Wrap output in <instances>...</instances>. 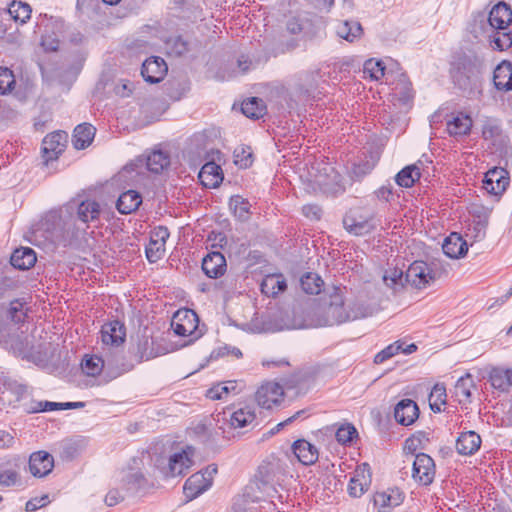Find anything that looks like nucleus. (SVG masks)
Returning <instances> with one entry per match:
<instances>
[{
  "label": "nucleus",
  "instance_id": "1",
  "mask_svg": "<svg viewBox=\"0 0 512 512\" xmlns=\"http://www.w3.org/2000/svg\"><path fill=\"white\" fill-rule=\"evenodd\" d=\"M6 315L10 322H0V346L22 359L33 362L41 360L40 349L33 344L29 325L25 323L27 314L23 303L19 300L11 301Z\"/></svg>",
  "mask_w": 512,
  "mask_h": 512
},
{
  "label": "nucleus",
  "instance_id": "2",
  "mask_svg": "<svg viewBox=\"0 0 512 512\" xmlns=\"http://www.w3.org/2000/svg\"><path fill=\"white\" fill-rule=\"evenodd\" d=\"M512 9L504 2L496 4L488 15L487 36L493 50L505 51L512 46Z\"/></svg>",
  "mask_w": 512,
  "mask_h": 512
},
{
  "label": "nucleus",
  "instance_id": "3",
  "mask_svg": "<svg viewBox=\"0 0 512 512\" xmlns=\"http://www.w3.org/2000/svg\"><path fill=\"white\" fill-rule=\"evenodd\" d=\"M318 72H304L299 74L291 91L287 102L290 109H295L299 103H305L310 98H314L318 90Z\"/></svg>",
  "mask_w": 512,
  "mask_h": 512
},
{
  "label": "nucleus",
  "instance_id": "4",
  "mask_svg": "<svg viewBox=\"0 0 512 512\" xmlns=\"http://www.w3.org/2000/svg\"><path fill=\"white\" fill-rule=\"evenodd\" d=\"M480 60L474 54L459 55L451 64V77L459 87H466L479 72Z\"/></svg>",
  "mask_w": 512,
  "mask_h": 512
},
{
  "label": "nucleus",
  "instance_id": "5",
  "mask_svg": "<svg viewBox=\"0 0 512 512\" xmlns=\"http://www.w3.org/2000/svg\"><path fill=\"white\" fill-rule=\"evenodd\" d=\"M193 465L191 455L186 450L174 452L167 459L157 460L160 473L168 478L184 477Z\"/></svg>",
  "mask_w": 512,
  "mask_h": 512
},
{
  "label": "nucleus",
  "instance_id": "6",
  "mask_svg": "<svg viewBox=\"0 0 512 512\" xmlns=\"http://www.w3.org/2000/svg\"><path fill=\"white\" fill-rule=\"evenodd\" d=\"M435 279V271L424 261H414L405 272V283L416 289L426 288L433 283Z\"/></svg>",
  "mask_w": 512,
  "mask_h": 512
},
{
  "label": "nucleus",
  "instance_id": "7",
  "mask_svg": "<svg viewBox=\"0 0 512 512\" xmlns=\"http://www.w3.org/2000/svg\"><path fill=\"white\" fill-rule=\"evenodd\" d=\"M198 322V316L193 310L181 309L174 314L171 327L178 336H193L190 340L192 342L199 337L196 334Z\"/></svg>",
  "mask_w": 512,
  "mask_h": 512
},
{
  "label": "nucleus",
  "instance_id": "8",
  "mask_svg": "<svg viewBox=\"0 0 512 512\" xmlns=\"http://www.w3.org/2000/svg\"><path fill=\"white\" fill-rule=\"evenodd\" d=\"M66 142L67 134L62 131L52 132L45 136L42 141L41 152L46 165L59 157L65 149Z\"/></svg>",
  "mask_w": 512,
  "mask_h": 512
},
{
  "label": "nucleus",
  "instance_id": "9",
  "mask_svg": "<svg viewBox=\"0 0 512 512\" xmlns=\"http://www.w3.org/2000/svg\"><path fill=\"white\" fill-rule=\"evenodd\" d=\"M100 333L102 344L107 348H118L126 339V327L119 320L104 323Z\"/></svg>",
  "mask_w": 512,
  "mask_h": 512
},
{
  "label": "nucleus",
  "instance_id": "10",
  "mask_svg": "<svg viewBox=\"0 0 512 512\" xmlns=\"http://www.w3.org/2000/svg\"><path fill=\"white\" fill-rule=\"evenodd\" d=\"M68 207L76 210V219L84 224L96 222L100 219L101 205L94 199H74Z\"/></svg>",
  "mask_w": 512,
  "mask_h": 512
},
{
  "label": "nucleus",
  "instance_id": "11",
  "mask_svg": "<svg viewBox=\"0 0 512 512\" xmlns=\"http://www.w3.org/2000/svg\"><path fill=\"white\" fill-rule=\"evenodd\" d=\"M284 397V390L276 382H267L261 385L256 391L255 399L258 405L265 409H271L279 405Z\"/></svg>",
  "mask_w": 512,
  "mask_h": 512
},
{
  "label": "nucleus",
  "instance_id": "12",
  "mask_svg": "<svg viewBox=\"0 0 512 512\" xmlns=\"http://www.w3.org/2000/svg\"><path fill=\"white\" fill-rule=\"evenodd\" d=\"M373 219V215H357L356 212L350 211L343 218V226L350 234L364 236L375 229Z\"/></svg>",
  "mask_w": 512,
  "mask_h": 512
},
{
  "label": "nucleus",
  "instance_id": "13",
  "mask_svg": "<svg viewBox=\"0 0 512 512\" xmlns=\"http://www.w3.org/2000/svg\"><path fill=\"white\" fill-rule=\"evenodd\" d=\"M168 72V66L163 58L151 56L147 58L141 67V75L150 84L161 82Z\"/></svg>",
  "mask_w": 512,
  "mask_h": 512
},
{
  "label": "nucleus",
  "instance_id": "14",
  "mask_svg": "<svg viewBox=\"0 0 512 512\" xmlns=\"http://www.w3.org/2000/svg\"><path fill=\"white\" fill-rule=\"evenodd\" d=\"M473 120L464 112H453L446 120V130L452 137H463L470 134Z\"/></svg>",
  "mask_w": 512,
  "mask_h": 512
},
{
  "label": "nucleus",
  "instance_id": "15",
  "mask_svg": "<svg viewBox=\"0 0 512 512\" xmlns=\"http://www.w3.org/2000/svg\"><path fill=\"white\" fill-rule=\"evenodd\" d=\"M28 466L32 476L43 478L52 471L54 458L46 451L33 452L29 457Z\"/></svg>",
  "mask_w": 512,
  "mask_h": 512
},
{
  "label": "nucleus",
  "instance_id": "16",
  "mask_svg": "<svg viewBox=\"0 0 512 512\" xmlns=\"http://www.w3.org/2000/svg\"><path fill=\"white\" fill-rule=\"evenodd\" d=\"M327 314L331 316L337 324L346 321L356 320L366 316L361 306L354 304L347 311L346 308L344 307L343 302H331L327 309Z\"/></svg>",
  "mask_w": 512,
  "mask_h": 512
},
{
  "label": "nucleus",
  "instance_id": "17",
  "mask_svg": "<svg viewBox=\"0 0 512 512\" xmlns=\"http://www.w3.org/2000/svg\"><path fill=\"white\" fill-rule=\"evenodd\" d=\"M202 270L204 274L211 279H217L223 276L227 270L224 255L218 251L208 253L202 260Z\"/></svg>",
  "mask_w": 512,
  "mask_h": 512
},
{
  "label": "nucleus",
  "instance_id": "18",
  "mask_svg": "<svg viewBox=\"0 0 512 512\" xmlns=\"http://www.w3.org/2000/svg\"><path fill=\"white\" fill-rule=\"evenodd\" d=\"M418 417L419 408L416 402L411 399L400 400L394 408V418L403 426L413 424Z\"/></svg>",
  "mask_w": 512,
  "mask_h": 512
},
{
  "label": "nucleus",
  "instance_id": "19",
  "mask_svg": "<svg viewBox=\"0 0 512 512\" xmlns=\"http://www.w3.org/2000/svg\"><path fill=\"white\" fill-rule=\"evenodd\" d=\"M493 85L500 92L512 91V63L510 61L503 60L495 67Z\"/></svg>",
  "mask_w": 512,
  "mask_h": 512
},
{
  "label": "nucleus",
  "instance_id": "20",
  "mask_svg": "<svg viewBox=\"0 0 512 512\" xmlns=\"http://www.w3.org/2000/svg\"><path fill=\"white\" fill-rule=\"evenodd\" d=\"M435 475L434 460L425 453L416 455L413 461L412 477L414 480H433Z\"/></svg>",
  "mask_w": 512,
  "mask_h": 512
},
{
  "label": "nucleus",
  "instance_id": "21",
  "mask_svg": "<svg viewBox=\"0 0 512 512\" xmlns=\"http://www.w3.org/2000/svg\"><path fill=\"white\" fill-rule=\"evenodd\" d=\"M198 178L204 187L217 188L222 183L224 175L221 166L211 161L202 166Z\"/></svg>",
  "mask_w": 512,
  "mask_h": 512
},
{
  "label": "nucleus",
  "instance_id": "22",
  "mask_svg": "<svg viewBox=\"0 0 512 512\" xmlns=\"http://www.w3.org/2000/svg\"><path fill=\"white\" fill-rule=\"evenodd\" d=\"M442 250L449 258L458 259L466 255L468 244L459 233L452 232L445 238Z\"/></svg>",
  "mask_w": 512,
  "mask_h": 512
},
{
  "label": "nucleus",
  "instance_id": "23",
  "mask_svg": "<svg viewBox=\"0 0 512 512\" xmlns=\"http://www.w3.org/2000/svg\"><path fill=\"white\" fill-rule=\"evenodd\" d=\"M296 458L303 465L314 464L319 456L317 448L305 439H298L292 445Z\"/></svg>",
  "mask_w": 512,
  "mask_h": 512
},
{
  "label": "nucleus",
  "instance_id": "24",
  "mask_svg": "<svg viewBox=\"0 0 512 512\" xmlns=\"http://www.w3.org/2000/svg\"><path fill=\"white\" fill-rule=\"evenodd\" d=\"M287 288L285 277L281 273L266 275L260 284L261 292L267 297H276Z\"/></svg>",
  "mask_w": 512,
  "mask_h": 512
},
{
  "label": "nucleus",
  "instance_id": "25",
  "mask_svg": "<svg viewBox=\"0 0 512 512\" xmlns=\"http://www.w3.org/2000/svg\"><path fill=\"white\" fill-rule=\"evenodd\" d=\"M263 498L260 482H251L245 486L243 493L236 496L233 502V509L235 511H241L242 506L247 503L258 502Z\"/></svg>",
  "mask_w": 512,
  "mask_h": 512
},
{
  "label": "nucleus",
  "instance_id": "26",
  "mask_svg": "<svg viewBox=\"0 0 512 512\" xmlns=\"http://www.w3.org/2000/svg\"><path fill=\"white\" fill-rule=\"evenodd\" d=\"M37 261L35 251L30 247H20L13 251L10 257L11 265L19 270H28Z\"/></svg>",
  "mask_w": 512,
  "mask_h": 512
},
{
  "label": "nucleus",
  "instance_id": "27",
  "mask_svg": "<svg viewBox=\"0 0 512 512\" xmlns=\"http://www.w3.org/2000/svg\"><path fill=\"white\" fill-rule=\"evenodd\" d=\"M22 467H25V458L21 456L0 459V480H17Z\"/></svg>",
  "mask_w": 512,
  "mask_h": 512
},
{
  "label": "nucleus",
  "instance_id": "28",
  "mask_svg": "<svg viewBox=\"0 0 512 512\" xmlns=\"http://www.w3.org/2000/svg\"><path fill=\"white\" fill-rule=\"evenodd\" d=\"M481 445L480 436L474 431H467L460 434L456 441V449L459 454L472 455L478 451Z\"/></svg>",
  "mask_w": 512,
  "mask_h": 512
},
{
  "label": "nucleus",
  "instance_id": "29",
  "mask_svg": "<svg viewBox=\"0 0 512 512\" xmlns=\"http://www.w3.org/2000/svg\"><path fill=\"white\" fill-rule=\"evenodd\" d=\"M142 203V196L136 190H128L120 194L116 208L121 214H130L138 209Z\"/></svg>",
  "mask_w": 512,
  "mask_h": 512
},
{
  "label": "nucleus",
  "instance_id": "30",
  "mask_svg": "<svg viewBox=\"0 0 512 512\" xmlns=\"http://www.w3.org/2000/svg\"><path fill=\"white\" fill-rule=\"evenodd\" d=\"M96 128L89 123H82L75 127L72 142L76 149L87 148L93 141Z\"/></svg>",
  "mask_w": 512,
  "mask_h": 512
},
{
  "label": "nucleus",
  "instance_id": "31",
  "mask_svg": "<svg viewBox=\"0 0 512 512\" xmlns=\"http://www.w3.org/2000/svg\"><path fill=\"white\" fill-rule=\"evenodd\" d=\"M404 499V494L399 488H389L386 491L376 492L374 495L375 505H379L382 508L385 507H397Z\"/></svg>",
  "mask_w": 512,
  "mask_h": 512
},
{
  "label": "nucleus",
  "instance_id": "32",
  "mask_svg": "<svg viewBox=\"0 0 512 512\" xmlns=\"http://www.w3.org/2000/svg\"><path fill=\"white\" fill-rule=\"evenodd\" d=\"M489 380L495 389L508 392L512 387V369L493 368Z\"/></svg>",
  "mask_w": 512,
  "mask_h": 512
},
{
  "label": "nucleus",
  "instance_id": "33",
  "mask_svg": "<svg viewBox=\"0 0 512 512\" xmlns=\"http://www.w3.org/2000/svg\"><path fill=\"white\" fill-rule=\"evenodd\" d=\"M362 33V26L357 21L345 20L336 26L337 36L348 42H354L356 39H359Z\"/></svg>",
  "mask_w": 512,
  "mask_h": 512
},
{
  "label": "nucleus",
  "instance_id": "34",
  "mask_svg": "<svg viewBox=\"0 0 512 512\" xmlns=\"http://www.w3.org/2000/svg\"><path fill=\"white\" fill-rule=\"evenodd\" d=\"M282 466L281 461L278 459L263 461L258 467L255 480H268L270 478H280L284 476V474L281 473Z\"/></svg>",
  "mask_w": 512,
  "mask_h": 512
},
{
  "label": "nucleus",
  "instance_id": "35",
  "mask_svg": "<svg viewBox=\"0 0 512 512\" xmlns=\"http://www.w3.org/2000/svg\"><path fill=\"white\" fill-rule=\"evenodd\" d=\"M256 418L255 409L252 406H244L235 410L230 416V424L234 428H244Z\"/></svg>",
  "mask_w": 512,
  "mask_h": 512
},
{
  "label": "nucleus",
  "instance_id": "36",
  "mask_svg": "<svg viewBox=\"0 0 512 512\" xmlns=\"http://www.w3.org/2000/svg\"><path fill=\"white\" fill-rule=\"evenodd\" d=\"M113 365V359H104L103 357L93 355L85 358L84 362L82 363V370L89 376H96L100 374L104 367H111Z\"/></svg>",
  "mask_w": 512,
  "mask_h": 512
},
{
  "label": "nucleus",
  "instance_id": "37",
  "mask_svg": "<svg viewBox=\"0 0 512 512\" xmlns=\"http://www.w3.org/2000/svg\"><path fill=\"white\" fill-rule=\"evenodd\" d=\"M241 111L248 118L259 119L265 114L266 106L262 99L252 97L242 102Z\"/></svg>",
  "mask_w": 512,
  "mask_h": 512
},
{
  "label": "nucleus",
  "instance_id": "38",
  "mask_svg": "<svg viewBox=\"0 0 512 512\" xmlns=\"http://www.w3.org/2000/svg\"><path fill=\"white\" fill-rule=\"evenodd\" d=\"M420 168L417 164L409 165L399 171L395 177L396 183L404 188H410L420 178Z\"/></svg>",
  "mask_w": 512,
  "mask_h": 512
},
{
  "label": "nucleus",
  "instance_id": "39",
  "mask_svg": "<svg viewBox=\"0 0 512 512\" xmlns=\"http://www.w3.org/2000/svg\"><path fill=\"white\" fill-rule=\"evenodd\" d=\"M154 482H122L127 497L141 498L155 489Z\"/></svg>",
  "mask_w": 512,
  "mask_h": 512
},
{
  "label": "nucleus",
  "instance_id": "40",
  "mask_svg": "<svg viewBox=\"0 0 512 512\" xmlns=\"http://www.w3.org/2000/svg\"><path fill=\"white\" fill-rule=\"evenodd\" d=\"M169 164V155L161 150L153 151L147 157V169L155 174L161 173Z\"/></svg>",
  "mask_w": 512,
  "mask_h": 512
},
{
  "label": "nucleus",
  "instance_id": "41",
  "mask_svg": "<svg viewBox=\"0 0 512 512\" xmlns=\"http://www.w3.org/2000/svg\"><path fill=\"white\" fill-rule=\"evenodd\" d=\"M229 207L233 215L241 220L246 221L250 216V203L247 199L240 195H233L229 201Z\"/></svg>",
  "mask_w": 512,
  "mask_h": 512
},
{
  "label": "nucleus",
  "instance_id": "42",
  "mask_svg": "<svg viewBox=\"0 0 512 512\" xmlns=\"http://www.w3.org/2000/svg\"><path fill=\"white\" fill-rule=\"evenodd\" d=\"M473 387V379L471 375L467 374L457 380L454 387V394L460 404L471 402V388Z\"/></svg>",
  "mask_w": 512,
  "mask_h": 512
},
{
  "label": "nucleus",
  "instance_id": "43",
  "mask_svg": "<svg viewBox=\"0 0 512 512\" xmlns=\"http://www.w3.org/2000/svg\"><path fill=\"white\" fill-rule=\"evenodd\" d=\"M212 483L213 482H184L183 494L185 496V502H190L208 491Z\"/></svg>",
  "mask_w": 512,
  "mask_h": 512
},
{
  "label": "nucleus",
  "instance_id": "44",
  "mask_svg": "<svg viewBox=\"0 0 512 512\" xmlns=\"http://www.w3.org/2000/svg\"><path fill=\"white\" fill-rule=\"evenodd\" d=\"M300 285L305 293L316 295L321 291L323 280L317 274L306 273L301 277Z\"/></svg>",
  "mask_w": 512,
  "mask_h": 512
},
{
  "label": "nucleus",
  "instance_id": "45",
  "mask_svg": "<svg viewBox=\"0 0 512 512\" xmlns=\"http://www.w3.org/2000/svg\"><path fill=\"white\" fill-rule=\"evenodd\" d=\"M8 12L15 21L23 24L30 19L32 9L27 3L13 1L9 6Z\"/></svg>",
  "mask_w": 512,
  "mask_h": 512
},
{
  "label": "nucleus",
  "instance_id": "46",
  "mask_svg": "<svg viewBox=\"0 0 512 512\" xmlns=\"http://www.w3.org/2000/svg\"><path fill=\"white\" fill-rule=\"evenodd\" d=\"M446 388L442 384H436L429 395V404L433 412H441V406L446 404Z\"/></svg>",
  "mask_w": 512,
  "mask_h": 512
},
{
  "label": "nucleus",
  "instance_id": "47",
  "mask_svg": "<svg viewBox=\"0 0 512 512\" xmlns=\"http://www.w3.org/2000/svg\"><path fill=\"white\" fill-rule=\"evenodd\" d=\"M383 281L387 287L397 291L404 286L405 274L401 269L391 268L385 271Z\"/></svg>",
  "mask_w": 512,
  "mask_h": 512
},
{
  "label": "nucleus",
  "instance_id": "48",
  "mask_svg": "<svg viewBox=\"0 0 512 512\" xmlns=\"http://www.w3.org/2000/svg\"><path fill=\"white\" fill-rule=\"evenodd\" d=\"M3 387V392H10L16 401H21L27 393V386L25 384L19 383L18 381L5 377L1 383Z\"/></svg>",
  "mask_w": 512,
  "mask_h": 512
},
{
  "label": "nucleus",
  "instance_id": "49",
  "mask_svg": "<svg viewBox=\"0 0 512 512\" xmlns=\"http://www.w3.org/2000/svg\"><path fill=\"white\" fill-rule=\"evenodd\" d=\"M385 66L381 60L368 59L363 66V73L365 78L369 77L371 80H379L384 76Z\"/></svg>",
  "mask_w": 512,
  "mask_h": 512
},
{
  "label": "nucleus",
  "instance_id": "50",
  "mask_svg": "<svg viewBox=\"0 0 512 512\" xmlns=\"http://www.w3.org/2000/svg\"><path fill=\"white\" fill-rule=\"evenodd\" d=\"M166 47L175 56H182L189 51V43L181 36L170 37L166 41Z\"/></svg>",
  "mask_w": 512,
  "mask_h": 512
},
{
  "label": "nucleus",
  "instance_id": "51",
  "mask_svg": "<svg viewBox=\"0 0 512 512\" xmlns=\"http://www.w3.org/2000/svg\"><path fill=\"white\" fill-rule=\"evenodd\" d=\"M401 349H402V342L396 341V342L388 345L384 349H382L380 352H378L374 357V362L376 364H382L386 360L397 355Z\"/></svg>",
  "mask_w": 512,
  "mask_h": 512
},
{
  "label": "nucleus",
  "instance_id": "52",
  "mask_svg": "<svg viewBox=\"0 0 512 512\" xmlns=\"http://www.w3.org/2000/svg\"><path fill=\"white\" fill-rule=\"evenodd\" d=\"M358 435L356 428L351 424L341 425L335 433L336 440L341 444L352 442L354 437Z\"/></svg>",
  "mask_w": 512,
  "mask_h": 512
},
{
  "label": "nucleus",
  "instance_id": "53",
  "mask_svg": "<svg viewBox=\"0 0 512 512\" xmlns=\"http://www.w3.org/2000/svg\"><path fill=\"white\" fill-rule=\"evenodd\" d=\"M15 83L13 72L7 67H0V94L12 91Z\"/></svg>",
  "mask_w": 512,
  "mask_h": 512
},
{
  "label": "nucleus",
  "instance_id": "54",
  "mask_svg": "<svg viewBox=\"0 0 512 512\" xmlns=\"http://www.w3.org/2000/svg\"><path fill=\"white\" fill-rule=\"evenodd\" d=\"M165 253V244L149 241V244L146 246V257L150 263H155L160 260Z\"/></svg>",
  "mask_w": 512,
  "mask_h": 512
},
{
  "label": "nucleus",
  "instance_id": "55",
  "mask_svg": "<svg viewBox=\"0 0 512 512\" xmlns=\"http://www.w3.org/2000/svg\"><path fill=\"white\" fill-rule=\"evenodd\" d=\"M231 390H235V385H233L231 382L224 385L218 384L210 388L207 391L206 396L211 400H220L226 397Z\"/></svg>",
  "mask_w": 512,
  "mask_h": 512
},
{
  "label": "nucleus",
  "instance_id": "56",
  "mask_svg": "<svg viewBox=\"0 0 512 512\" xmlns=\"http://www.w3.org/2000/svg\"><path fill=\"white\" fill-rule=\"evenodd\" d=\"M508 176V172L503 168H493L490 169L484 177L483 180V188L485 190H493L492 182L496 180H500L504 177Z\"/></svg>",
  "mask_w": 512,
  "mask_h": 512
},
{
  "label": "nucleus",
  "instance_id": "57",
  "mask_svg": "<svg viewBox=\"0 0 512 512\" xmlns=\"http://www.w3.org/2000/svg\"><path fill=\"white\" fill-rule=\"evenodd\" d=\"M234 158L235 163L242 168L249 167L253 162L252 153L249 147H241L240 149H236L234 151Z\"/></svg>",
  "mask_w": 512,
  "mask_h": 512
},
{
  "label": "nucleus",
  "instance_id": "58",
  "mask_svg": "<svg viewBox=\"0 0 512 512\" xmlns=\"http://www.w3.org/2000/svg\"><path fill=\"white\" fill-rule=\"evenodd\" d=\"M127 498V494L122 490V484L119 487L109 490L105 496V503L109 507H113Z\"/></svg>",
  "mask_w": 512,
  "mask_h": 512
},
{
  "label": "nucleus",
  "instance_id": "59",
  "mask_svg": "<svg viewBox=\"0 0 512 512\" xmlns=\"http://www.w3.org/2000/svg\"><path fill=\"white\" fill-rule=\"evenodd\" d=\"M228 355H232L233 357L239 359L242 357V352L239 348L230 346V345H224L221 347H218L217 349L213 350L210 357L213 359H218L220 357H225Z\"/></svg>",
  "mask_w": 512,
  "mask_h": 512
},
{
  "label": "nucleus",
  "instance_id": "60",
  "mask_svg": "<svg viewBox=\"0 0 512 512\" xmlns=\"http://www.w3.org/2000/svg\"><path fill=\"white\" fill-rule=\"evenodd\" d=\"M501 133V127L497 120L487 119L482 127V135L485 139H492L499 136Z\"/></svg>",
  "mask_w": 512,
  "mask_h": 512
},
{
  "label": "nucleus",
  "instance_id": "61",
  "mask_svg": "<svg viewBox=\"0 0 512 512\" xmlns=\"http://www.w3.org/2000/svg\"><path fill=\"white\" fill-rule=\"evenodd\" d=\"M371 482H348L347 492L353 498L361 497L370 489Z\"/></svg>",
  "mask_w": 512,
  "mask_h": 512
},
{
  "label": "nucleus",
  "instance_id": "62",
  "mask_svg": "<svg viewBox=\"0 0 512 512\" xmlns=\"http://www.w3.org/2000/svg\"><path fill=\"white\" fill-rule=\"evenodd\" d=\"M50 503L49 494H43L40 497L31 498L25 505L26 512H34Z\"/></svg>",
  "mask_w": 512,
  "mask_h": 512
},
{
  "label": "nucleus",
  "instance_id": "63",
  "mask_svg": "<svg viewBox=\"0 0 512 512\" xmlns=\"http://www.w3.org/2000/svg\"><path fill=\"white\" fill-rule=\"evenodd\" d=\"M302 213L311 220H319L322 216V209L316 204H307L302 207Z\"/></svg>",
  "mask_w": 512,
  "mask_h": 512
},
{
  "label": "nucleus",
  "instance_id": "64",
  "mask_svg": "<svg viewBox=\"0 0 512 512\" xmlns=\"http://www.w3.org/2000/svg\"><path fill=\"white\" fill-rule=\"evenodd\" d=\"M41 45L46 51H57L59 47V40L55 35H42Z\"/></svg>",
  "mask_w": 512,
  "mask_h": 512
}]
</instances>
